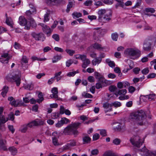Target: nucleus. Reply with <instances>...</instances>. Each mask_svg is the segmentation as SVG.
<instances>
[{
	"label": "nucleus",
	"mask_w": 156,
	"mask_h": 156,
	"mask_svg": "<svg viewBox=\"0 0 156 156\" xmlns=\"http://www.w3.org/2000/svg\"><path fill=\"white\" fill-rule=\"evenodd\" d=\"M73 17L75 19L81 17L82 16V14L80 12H74L72 14Z\"/></svg>",
	"instance_id": "72a5a7b5"
},
{
	"label": "nucleus",
	"mask_w": 156,
	"mask_h": 156,
	"mask_svg": "<svg viewBox=\"0 0 156 156\" xmlns=\"http://www.w3.org/2000/svg\"><path fill=\"white\" fill-rule=\"evenodd\" d=\"M8 100L10 101L9 104L15 107L24 106V104L21 100H16L12 97L8 98Z\"/></svg>",
	"instance_id": "20e7f679"
},
{
	"label": "nucleus",
	"mask_w": 156,
	"mask_h": 156,
	"mask_svg": "<svg viewBox=\"0 0 156 156\" xmlns=\"http://www.w3.org/2000/svg\"><path fill=\"white\" fill-rule=\"evenodd\" d=\"M52 94L50 95V97L51 98H58V89L56 87H54L51 90Z\"/></svg>",
	"instance_id": "ddd939ff"
},
{
	"label": "nucleus",
	"mask_w": 156,
	"mask_h": 156,
	"mask_svg": "<svg viewBox=\"0 0 156 156\" xmlns=\"http://www.w3.org/2000/svg\"><path fill=\"white\" fill-rule=\"evenodd\" d=\"M106 10L105 9H101L98 10V14L99 15L98 18H100L107 13Z\"/></svg>",
	"instance_id": "4be33fe9"
},
{
	"label": "nucleus",
	"mask_w": 156,
	"mask_h": 156,
	"mask_svg": "<svg viewBox=\"0 0 156 156\" xmlns=\"http://www.w3.org/2000/svg\"><path fill=\"white\" fill-rule=\"evenodd\" d=\"M130 116L131 119L136 120L140 125H143L146 122V116L143 110H139L132 113Z\"/></svg>",
	"instance_id": "f257e3e1"
},
{
	"label": "nucleus",
	"mask_w": 156,
	"mask_h": 156,
	"mask_svg": "<svg viewBox=\"0 0 156 156\" xmlns=\"http://www.w3.org/2000/svg\"><path fill=\"white\" fill-rule=\"evenodd\" d=\"M118 34L116 33H113L112 34V39L114 41H116L118 38Z\"/></svg>",
	"instance_id": "58836bf2"
},
{
	"label": "nucleus",
	"mask_w": 156,
	"mask_h": 156,
	"mask_svg": "<svg viewBox=\"0 0 156 156\" xmlns=\"http://www.w3.org/2000/svg\"><path fill=\"white\" fill-rule=\"evenodd\" d=\"M145 11L147 12H151L153 13L155 12V10L153 8H146Z\"/></svg>",
	"instance_id": "a19ab883"
},
{
	"label": "nucleus",
	"mask_w": 156,
	"mask_h": 156,
	"mask_svg": "<svg viewBox=\"0 0 156 156\" xmlns=\"http://www.w3.org/2000/svg\"><path fill=\"white\" fill-rule=\"evenodd\" d=\"M100 137V135L98 133H96L93 136V140H96L98 139Z\"/></svg>",
	"instance_id": "774afa93"
},
{
	"label": "nucleus",
	"mask_w": 156,
	"mask_h": 156,
	"mask_svg": "<svg viewBox=\"0 0 156 156\" xmlns=\"http://www.w3.org/2000/svg\"><path fill=\"white\" fill-rule=\"evenodd\" d=\"M6 23L9 26L12 27L13 22L11 18H9L8 19H6Z\"/></svg>",
	"instance_id": "c9c22d12"
},
{
	"label": "nucleus",
	"mask_w": 156,
	"mask_h": 156,
	"mask_svg": "<svg viewBox=\"0 0 156 156\" xmlns=\"http://www.w3.org/2000/svg\"><path fill=\"white\" fill-rule=\"evenodd\" d=\"M59 112L53 113L51 114V117L52 119H55L58 118L59 116Z\"/></svg>",
	"instance_id": "e433bc0d"
},
{
	"label": "nucleus",
	"mask_w": 156,
	"mask_h": 156,
	"mask_svg": "<svg viewBox=\"0 0 156 156\" xmlns=\"http://www.w3.org/2000/svg\"><path fill=\"white\" fill-rule=\"evenodd\" d=\"M99 151L98 149H94L93 150L91 151V154L94 155H97L99 153Z\"/></svg>",
	"instance_id": "de8ad7c7"
},
{
	"label": "nucleus",
	"mask_w": 156,
	"mask_h": 156,
	"mask_svg": "<svg viewBox=\"0 0 156 156\" xmlns=\"http://www.w3.org/2000/svg\"><path fill=\"white\" fill-rule=\"evenodd\" d=\"M116 89V87L114 86H109V90L112 92L115 91Z\"/></svg>",
	"instance_id": "e2e57ef3"
},
{
	"label": "nucleus",
	"mask_w": 156,
	"mask_h": 156,
	"mask_svg": "<svg viewBox=\"0 0 156 156\" xmlns=\"http://www.w3.org/2000/svg\"><path fill=\"white\" fill-rule=\"evenodd\" d=\"M156 74L154 73L149 74L147 76V78H153L156 76Z\"/></svg>",
	"instance_id": "680f3d73"
},
{
	"label": "nucleus",
	"mask_w": 156,
	"mask_h": 156,
	"mask_svg": "<svg viewBox=\"0 0 156 156\" xmlns=\"http://www.w3.org/2000/svg\"><path fill=\"white\" fill-rule=\"evenodd\" d=\"M112 106L111 104H110L107 102L104 103L103 104V107L105 113L112 111Z\"/></svg>",
	"instance_id": "9b49d317"
},
{
	"label": "nucleus",
	"mask_w": 156,
	"mask_h": 156,
	"mask_svg": "<svg viewBox=\"0 0 156 156\" xmlns=\"http://www.w3.org/2000/svg\"><path fill=\"white\" fill-rule=\"evenodd\" d=\"M1 136V134H0V138ZM0 148L4 151L7 150L6 147L5 145L4 140H0Z\"/></svg>",
	"instance_id": "aec40b11"
},
{
	"label": "nucleus",
	"mask_w": 156,
	"mask_h": 156,
	"mask_svg": "<svg viewBox=\"0 0 156 156\" xmlns=\"http://www.w3.org/2000/svg\"><path fill=\"white\" fill-rule=\"evenodd\" d=\"M83 140L84 144H87L90 142L91 139L88 136H85L83 137Z\"/></svg>",
	"instance_id": "bb28decb"
},
{
	"label": "nucleus",
	"mask_w": 156,
	"mask_h": 156,
	"mask_svg": "<svg viewBox=\"0 0 156 156\" xmlns=\"http://www.w3.org/2000/svg\"><path fill=\"white\" fill-rule=\"evenodd\" d=\"M28 127H29L27 124H24L21 126L20 131L22 133H25L27 131Z\"/></svg>",
	"instance_id": "a878e982"
},
{
	"label": "nucleus",
	"mask_w": 156,
	"mask_h": 156,
	"mask_svg": "<svg viewBox=\"0 0 156 156\" xmlns=\"http://www.w3.org/2000/svg\"><path fill=\"white\" fill-rule=\"evenodd\" d=\"M8 117L7 118L8 119V120H11L13 121L15 118L13 112H11L8 115Z\"/></svg>",
	"instance_id": "ea45409f"
},
{
	"label": "nucleus",
	"mask_w": 156,
	"mask_h": 156,
	"mask_svg": "<svg viewBox=\"0 0 156 156\" xmlns=\"http://www.w3.org/2000/svg\"><path fill=\"white\" fill-rule=\"evenodd\" d=\"M155 96V94H150L148 95H146L144 98H146L148 100L151 101L154 99Z\"/></svg>",
	"instance_id": "c756f323"
},
{
	"label": "nucleus",
	"mask_w": 156,
	"mask_h": 156,
	"mask_svg": "<svg viewBox=\"0 0 156 156\" xmlns=\"http://www.w3.org/2000/svg\"><path fill=\"white\" fill-rule=\"evenodd\" d=\"M24 87L25 89L31 90L33 89L34 86L32 83H30L27 84L24 86Z\"/></svg>",
	"instance_id": "f704fd0d"
},
{
	"label": "nucleus",
	"mask_w": 156,
	"mask_h": 156,
	"mask_svg": "<svg viewBox=\"0 0 156 156\" xmlns=\"http://www.w3.org/2000/svg\"><path fill=\"white\" fill-rule=\"evenodd\" d=\"M19 23L20 25L24 26L27 24V21L24 16H21L19 18Z\"/></svg>",
	"instance_id": "4468645a"
},
{
	"label": "nucleus",
	"mask_w": 156,
	"mask_h": 156,
	"mask_svg": "<svg viewBox=\"0 0 156 156\" xmlns=\"http://www.w3.org/2000/svg\"><path fill=\"white\" fill-rule=\"evenodd\" d=\"M98 32L96 31H94L93 33V37L94 39L95 40H97L98 39Z\"/></svg>",
	"instance_id": "864d4df0"
},
{
	"label": "nucleus",
	"mask_w": 156,
	"mask_h": 156,
	"mask_svg": "<svg viewBox=\"0 0 156 156\" xmlns=\"http://www.w3.org/2000/svg\"><path fill=\"white\" fill-rule=\"evenodd\" d=\"M36 126L43 125L44 124V121L42 120L36 119L35 120Z\"/></svg>",
	"instance_id": "473e14b6"
},
{
	"label": "nucleus",
	"mask_w": 156,
	"mask_h": 156,
	"mask_svg": "<svg viewBox=\"0 0 156 156\" xmlns=\"http://www.w3.org/2000/svg\"><path fill=\"white\" fill-rule=\"evenodd\" d=\"M62 72L60 71L58 73H56L55 74V76L53 77L54 79H55L57 82L60 80L62 78V76H60L62 73Z\"/></svg>",
	"instance_id": "412c9836"
},
{
	"label": "nucleus",
	"mask_w": 156,
	"mask_h": 156,
	"mask_svg": "<svg viewBox=\"0 0 156 156\" xmlns=\"http://www.w3.org/2000/svg\"><path fill=\"white\" fill-rule=\"evenodd\" d=\"M151 42L145 41L143 44V49L146 51H149L151 49Z\"/></svg>",
	"instance_id": "f8f14e48"
},
{
	"label": "nucleus",
	"mask_w": 156,
	"mask_h": 156,
	"mask_svg": "<svg viewBox=\"0 0 156 156\" xmlns=\"http://www.w3.org/2000/svg\"><path fill=\"white\" fill-rule=\"evenodd\" d=\"M27 124L29 127L30 128L34 126H36L35 120L30 122Z\"/></svg>",
	"instance_id": "09e8293b"
},
{
	"label": "nucleus",
	"mask_w": 156,
	"mask_h": 156,
	"mask_svg": "<svg viewBox=\"0 0 156 156\" xmlns=\"http://www.w3.org/2000/svg\"><path fill=\"white\" fill-rule=\"evenodd\" d=\"M76 142L74 140H73L70 141V142L66 144V146L68 147H73L76 145Z\"/></svg>",
	"instance_id": "7c9ffc66"
},
{
	"label": "nucleus",
	"mask_w": 156,
	"mask_h": 156,
	"mask_svg": "<svg viewBox=\"0 0 156 156\" xmlns=\"http://www.w3.org/2000/svg\"><path fill=\"white\" fill-rule=\"evenodd\" d=\"M124 6V5L123 2H118L115 5L116 9H118L119 7L123 8Z\"/></svg>",
	"instance_id": "a18cd8bd"
},
{
	"label": "nucleus",
	"mask_w": 156,
	"mask_h": 156,
	"mask_svg": "<svg viewBox=\"0 0 156 156\" xmlns=\"http://www.w3.org/2000/svg\"><path fill=\"white\" fill-rule=\"evenodd\" d=\"M106 62L111 67H115V65L114 62L111 61L108 58L106 59Z\"/></svg>",
	"instance_id": "393cba45"
},
{
	"label": "nucleus",
	"mask_w": 156,
	"mask_h": 156,
	"mask_svg": "<svg viewBox=\"0 0 156 156\" xmlns=\"http://www.w3.org/2000/svg\"><path fill=\"white\" fill-rule=\"evenodd\" d=\"M82 96L85 98H93V96L91 94L89 93H86L85 92H83L82 94Z\"/></svg>",
	"instance_id": "37998d69"
},
{
	"label": "nucleus",
	"mask_w": 156,
	"mask_h": 156,
	"mask_svg": "<svg viewBox=\"0 0 156 156\" xmlns=\"http://www.w3.org/2000/svg\"><path fill=\"white\" fill-rule=\"evenodd\" d=\"M31 35L36 40L38 41L40 40L41 38L43 35L42 33L36 34L35 32L32 33Z\"/></svg>",
	"instance_id": "2eb2a0df"
},
{
	"label": "nucleus",
	"mask_w": 156,
	"mask_h": 156,
	"mask_svg": "<svg viewBox=\"0 0 156 156\" xmlns=\"http://www.w3.org/2000/svg\"><path fill=\"white\" fill-rule=\"evenodd\" d=\"M129 98V96L128 95H124L119 97V99L121 100L128 99Z\"/></svg>",
	"instance_id": "49530a36"
},
{
	"label": "nucleus",
	"mask_w": 156,
	"mask_h": 156,
	"mask_svg": "<svg viewBox=\"0 0 156 156\" xmlns=\"http://www.w3.org/2000/svg\"><path fill=\"white\" fill-rule=\"evenodd\" d=\"M60 121L63 125L64 124L67 123L68 122H69V120L66 118L64 117L62 118Z\"/></svg>",
	"instance_id": "3c124183"
},
{
	"label": "nucleus",
	"mask_w": 156,
	"mask_h": 156,
	"mask_svg": "<svg viewBox=\"0 0 156 156\" xmlns=\"http://www.w3.org/2000/svg\"><path fill=\"white\" fill-rule=\"evenodd\" d=\"M154 37L153 36H148L145 40L147 42H151L154 41Z\"/></svg>",
	"instance_id": "79ce46f5"
},
{
	"label": "nucleus",
	"mask_w": 156,
	"mask_h": 156,
	"mask_svg": "<svg viewBox=\"0 0 156 156\" xmlns=\"http://www.w3.org/2000/svg\"><path fill=\"white\" fill-rule=\"evenodd\" d=\"M52 142L54 145L55 146L58 145H59L57 138H52Z\"/></svg>",
	"instance_id": "bf43d9fd"
},
{
	"label": "nucleus",
	"mask_w": 156,
	"mask_h": 156,
	"mask_svg": "<svg viewBox=\"0 0 156 156\" xmlns=\"http://www.w3.org/2000/svg\"><path fill=\"white\" fill-rule=\"evenodd\" d=\"M121 142L120 140L117 138H116L113 141V143L115 144L118 145L120 144Z\"/></svg>",
	"instance_id": "8fccbe9b"
},
{
	"label": "nucleus",
	"mask_w": 156,
	"mask_h": 156,
	"mask_svg": "<svg viewBox=\"0 0 156 156\" xmlns=\"http://www.w3.org/2000/svg\"><path fill=\"white\" fill-rule=\"evenodd\" d=\"M9 150L13 155H15L17 152L16 148L14 147H10Z\"/></svg>",
	"instance_id": "cd10ccee"
},
{
	"label": "nucleus",
	"mask_w": 156,
	"mask_h": 156,
	"mask_svg": "<svg viewBox=\"0 0 156 156\" xmlns=\"http://www.w3.org/2000/svg\"><path fill=\"white\" fill-rule=\"evenodd\" d=\"M45 33L48 34L50 33V28L47 26H45V28H44L43 29Z\"/></svg>",
	"instance_id": "5fc2aeb1"
},
{
	"label": "nucleus",
	"mask_w": 156,
	"mask_h": 156,
	"mask_svg": "<svg viewBox=\"0 0 156 156\" xmlns=\"http://www.w3.org/2000/svg\"><path fill=\"white\" fill-rule=\"evenodd\" d=\"M49 16V14L48 13H47L45 14L44 15V22H47L49 20V18L48 17Z\"/></svg>",
	"instance_id": "0e129e2a"
},
{
	"label": "nucleus",
	"mask_w": 156,
	"mask_h": 156,
	"mask_svg": "<svg viewBox=\"0 0 156 156\" xmlns=\"http://www.w3.org/2000/svg\"><path fill=\"white\" fill-rule=\"evenodd\" d=\"M94 76L96 79H97L98 82H100L101 83H106L107 80L105 79L103 76L101 75L97 72L94 73Z\"/></svg>",
	"instance_id": "6e6552de"
},
{
	"label": "nucleus",
	"mask_w": 156,
	"mask_h": 156,
	"mask_svg": "<svg viewBox=\"0 0 156 156\" xmlns=\"http://www.w3.org/2000/svg\"><path fill=\"white\" fill-rule=\"evenodd\" d=\"M93 47L94 48L100 51L104 48V47H102L101 44L98 43H95L93 44Z\"/></svg>",
	"instance_id": "a211bd4d"
},
{
	"label": "nucleus",
	"mask_w": 156,
	"mask_h": 156,
	"mask_svg": "<svg viewBox=\"0 0 156 156\" xmlns=\"http://www.w3.org/2000/svg\"><path fill=\"white\" fill-rule=\"evenodd\" d=\"M21 74H15L8 79V80L12 82H15L16 86H19L21 83Z\"/></svg>",
	"instance_id": "39448f33"
},
{
	"label": "nucleus",
	"mask_w": 156,
	"mask_h": 156,
	"mask_svg": "<svg viewBox=\"0 0 156 156\" xmlns=\"http://www.w3.org/2000/svg\"><path fill=\"white\" fill-rule=\"evenodd\" d=\"M100 133L102 136H107V132L105 129H102L99 130Z\"/></svg>",
	"instance_id": "4c0bfd02"
},
{
	"label": "nucleus",
	"mask_w": 156,
	"mask_h": 156,
	"mask_svg": "<svg viewBox=\"0 0 156 156\" xmlns=\"http://www.w3.org/2000/svg\"><path fill=\"white\" fill-rule=\"evenodd\" d=\"M127 93V90L126 89H122L119 90L118 91L116 92L115 94L117 96L118 95H124L125 94Z\"/></svg>",
	"instance_id": "5701e85b"
},
{
	"label": "nucleus",
	"mask_w": 156,
	"mask_h": 156,
	"mask_svg": "<svg viewBox=\"0 0 156 156\" xmlns=\"http://www.w3.org/2000/svg\"><path fill=\"white\" fill-rule=\"evenodd\" d=\"M124 53L129 58L134 60L140 56L141 52L138 50L128 48L125 51Z\"/></svg>",
	"instance_id": "f03ea898"
},
{
	"label": "nucleus",
	"mask_w": 156,
	"mask_h": 156,
	"mask_svg": "<svg viewBox=\"0 0 156 156\" xmlns=\"http://www.w3.org/2000/svg\"><path fill=\"white\" fill-rule=\"evenodd\" d=\"M73 62V61L71 59L68 60L66 62V66L68 67H69Z\"/></svg>",
	"instance_id": "338daca9"
},
{
	"label": "nucleus",
	"mask_w": 156,
	"mask_h": 156,
	"mask_svg": "<svg viewBox=\"0 0 156 156\" xmlns=\"http://www.w3.org/2000/svg\"><path fill=\"white\" fill-rule=\"evenodd\" d=\"M36 12V9L33 8L32 9H30L26 11V15L28 16H30L31 15L35 13Z\"/></svg>",
	"instance_id": "dca6fc26"
},
{
	"label": "nucleus",
	"mask_w": 156,
	"mask_h": 156,
	"mask_svg": "<svg viewBox=\"0 0 156 156\" xmlns=\"http://www.w3.org/2000/svg\"><path fill=\"white\" fill-rule=\"evenodd\" d=\"M111 14L110 13L108 14V13H106L100 18H98V21L100 22L103 23L108 22L111 20Z\"/></svg>",
	"instance_id": "0eeeda50"
},
{
	"label": "nucleus",
	"mask_w": 156,
	"mask_h": 156,
	"mask_svg": "<svg viewBox=\"0 0 156 156\" xmlns=\"http://www.w3.org/2000/svg\"><path fill=\"white\" fill-rule=\"evenodd\" d=\"M82 67L84 68H86L90 63V61L88 58H86L83 61Z\"/></svg>",
	"instance_id": "f3484780"
},
{
	"label": "nucleus",
	"mask_w": 156,
	"mask_h": 156,
	"mask_svg": "<svg viewBox=\"0 0 156 156\" xmlns=\"http://www.w3.org/2000/svg\"><path fill=\"white\" fill-rule=\"evenodd\" d=\"M102 59L101 58H96L92 61V63L94 66H95L97 64H98L101 61Z\"/></svg>",
	"instance_id": "6ab92c4d"
},
{
	"label": "nucleus",
	"mask_w": 156,
	"mask_h": 156,
	"mask_svg": "<svg viewBox=\"0 0 156 156\" xmlns=\"http://www.w3.org/2000/svg\"><path fill=\"white\" fill-rule=\"evenodd\" d=\"M80 124L79 122L70 124L64 129V132L69 134H73L74 135H77L78 131L77 130V129Z\"/></svg>",
	"instance_id": "7ed1b4c3"
},
{
	"label": "nucleus",
	"mask_w": 156,
	"mask_h": 156,
	"mask_svg": "<svg viewBox=\"0 0 156 156\" xmlns=\"http://www.w3.org/2000/svg\"><path fill=\"white\" fill-rule=\"evenodd\" d=\"M114 71L116 73H119V76L120 77L121 76L122 74H120V73H121V70L119 67H117L115 68L114 69Z\"/></svg>",
	"instance_id": "603ef678"
},
{
	"label": "nucleus",
	"mask_w": 156,
	"mask_h": 156,
	"mask_svg": "<svg viewBox=\"0 0 156 156\" xmlns=\"http://www.w3.org/2000/svg\"><path fill=\"white\" fill-rule=\"evenodd\" d=\"M73 1H70L67 6V8L66 9V11L67 12H69L70 10V9L72 7L74 4Z\"/></svg>",
	"instance_id": "c85d7f7f"
},
{
	"label": "nucleus",
	"mask_w": 156,
	"mask_h": 156,
	"mask_svg": "<svg viewBox=\"0 0 156 156\" xmlns=\"http://www.w3.org/2000/svg\"><path fill=\"white\" fill-rule=\"evenodd\" d=\"M138 140L139 141H134V140L132 139H130V141L132 144L136 147H139L142 144V140H140L138 136H136L135 138V140Z\"/></svg>",
	"instance_id": "1a4fd4ad"
},
{
	"label": "nucleus",
	"mask_w": 156,
	"mask_h": 156,
	"mask_svg": "<svg viewBox=\"0 0 156 156\" xmlns=\"http://www.w3.org/2000/svg\"><path fill=\"white\" fill-rule=\"evenodd\" d=\"M136 90L135 88L132 86H130L129 88V92L130 93H133Z\"/></svg>",
	"instance_id": "69168bd1"
},
{
	"label": "nucleus",
	"mask_w": 156,
	"mask_h": 156,
	"mask_svg": "<svg viewBox=\"0 0 156 156\" xmlns=\"http://www.w3.org/2000/svg\"><path fill=\"white\" fill-rule=\"evenodd\" d=\"M98 82L96 83V87L97 89H99L100 88H101L102 87V85L101 84V82Z\"/></svg>",
	"instance_id": "4d7b16f0"
},
{
	"label": "nucleus",
	"mask_w": 156,
	"mask_h": 156,
	"mask_svg": "<svg viewBox=\"0 0 156 156\" xmlns=\"http://www.w3.org/2000/svg\"><path fill=\"white\" fill-rule=\"evenodd\" d=\"M149 72V69L148 68H146L144 69L142 71V73L143 74L146 75Z\"/></svg>",
	"instance_id": "052dcab7"
},
{
	"label": "nucleus",
	"mask_w": 156,
	"mask_h": 156,
	"mask_svg": "<svg viewBox=\"0 0 156 156\" xmlns=\"http://www.w3.org/2000/svg\"><path fill=\"white\" fill-rule=\"evenodd\" d=\"M52 37L56 41H58L59 40V37L58 34H53Z\"/></svg>",
	"instance_id": "6e6d98bb"
},
{
	"label": "nucleus",
	"mask_w": 156,
	"mask_h": 156,
	"mask_svg": "<svg viewBox=\"0 0 156 156\" xmlns=\"http://www.w3.org/2000/svg\"><path fill=\"white\" fill-rule=\"evenodd\" d=\"M8 120V118L2 117L0 121V130L4 131L5 130L6 128L4 124Z\"/></svg>",
	"instance_id": "9d476101"
},
{
	"label": "nucleus",
	"mask_w": 156,
	"mask_h": 156,
	"mask_svg": "<svg viewBox=\"0 0 156 156\" xmlns=\"http://www.w3.org/2000/svg\"><path fill=\"white\" fill-rule=\"evenodd\" d=\"M66 52L68 53L70 55L72 56L73 55L75 52V51L73 50H72L70 49H66Z\"/></svg>",
	"instance_id": "13d9d810"
},
{
	"label": "nucleus",
	"mask_w": 156,
	"mask_h": 156,
	"mask_svg": "<svg viewBox=\"0 0 156 156\" xmlns=\"http://www.w3.org/2000/svg\"><path fill=\"white\" fill-rule=\"evenodd\" d=\"M111 104L112 106H113L115 107H120L121 105V104L120 102L118 101H115L112 103Z\"/></svg>",
	"instance_id": "c03bdc74"
},
{
	"label": "nucleus",
	"mask_w": 156,
	"mask_h": 156,
	"mask_svg": "<svg viewBox=\"0 0 156 156\" xmlns=\"http://www.w3.org/2000/svg\"><path fill=\"white\" fill-rule=\"evenodd\" d=\"M8 90V87L4 86L2 90V91L1 94L3 97H5L6 96Z\"/></svg>",
	"instance_id": "b1692460"
},
{
	"label": "nucleus",
	"mask_w": 156,
	"mask_h": 156,
	"mask_svg": "<svg viewBox=\"0 0 156 156\" xmlns=\"http://www.w3.org/2000/svg\"><path fill=\"white\" fill-rule=\"evenodd\" d=\"M62 58L61 55H56L53 57V59L52 60V62L55 63L57 62L59 60H60Z\"/></svg>",
	"instance_id": "2f4dec72"
},
{
	"label": "nucleus",
	"mask_w": 156,
	"mask_h": 156,
	"mask_svg": "<svg viewBox=\"0 0 156 156\" xmlns=\"http://www.w3.org/2000/svg\"><path fill=\"white\" fill-rule=\"evenodd\" d=\"M11 57V56L9 55L8 53H4L1 55V58H0V61L4 64H7L9 60Z\"/></svg>",
	"instance_id": "423d86ee"
}]
</instances>
